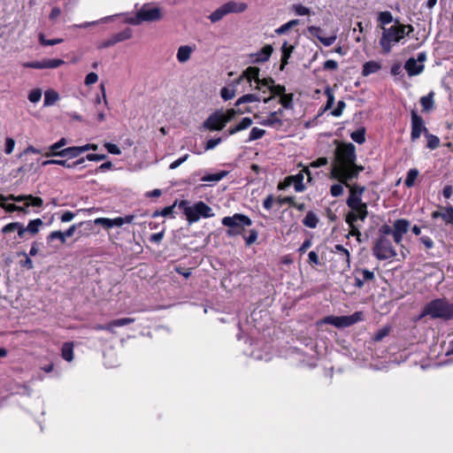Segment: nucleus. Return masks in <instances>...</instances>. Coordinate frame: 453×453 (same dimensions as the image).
Masks as SVG:
<instances>
[{"instance_id": "nucleus-60", "label": "nucleus", "mask_w": 453, "mask_h": 453, "mask_svg": "<svg viewBox=\"0 0 453 453\" xmlns=\"http://www.w3.org/2000/svg\"><path fill=\"white\" fill-rule=\"evenodd\" d=\"M66 144V140L65 138L60 139L58 142H55L50 146V150L52 151L53 155H56V153H58V151L60 148L65 146Z\"/></svg>"}, {"instance_id": "nucleus-57", "label": "nucleus", "mask_w": 453, "mask_h": 453, "mask_svg": "<svg viewBox=\"0 0 453 453\" xmlns=\"http://www.w3.org/2000/svg\"><path fill=\"white\" fill-rule=\"evenodd\" d=\"M357 273L362 275V279L365 281L372 280L374 279L373 272H371L367 269H360V270L357 271Z\"/></svg>"}, {"instance_id": "nucleus-2", "label": "nucleus", "mask_w": 453, "mask_h": 453, "mask_svg": "<svg viewBox=\"0 0 453 453\" xmlns=\"http://www.w3.org/2000/svg\"><path fill=\"white\" fill-rule=\"evenodd\" d=\"M347 205L349 211L346 214L345 221L349 225V235L357 236V240L361 235L359 221L364 222L368 215L367 204L362 200L348 197Z\"/></svg>"}, {"instance_id": "nucleus-1", "label": "nucleus", "mask_w": 453, "mask_h": 453, "mask_svg": "<svg viewBox=\"0 0 453 453\" xmlns=\"http://www.w3.org/2000/svg\"><path fill=\"white\" fill-rule=\"evenodd\" d=\"M330 177L344 184L358 176L364 167L356 164V148L352 143H338Z\"/></svg>"}, {"instance_id": "nucleus-31", "label": "nucleus", "mask_w": 453, "mask_h": 453, "mask_svg": "<svg viewBox=\"0 0 453 453\" xmlns=\"http://www.w3.org/2000/svg\"><path fill=\"white\" fill-rule=\"evenodd\" d=\"M81 162H82V159H79V160L72 161V162H70L69 160H55V159H50V160L43 161L42 163V165H47L58 164V165H64L65 167L71 168V167L76 166L77 165H80Z\"/></svg>"}, {"instance_id": "nucleus-17", "label": "nucleus", "mask_w": 453, "mask_h": 453, "mask_svg": "<svg viewBox=\"0 0 453 453\" xmlns=\"http://www.w3.org/2000/svg\"><path fill=\"white\" fill-rule=\"evenodd\" d=\"M15 231L17 232L18 236L20 239H23L25 237L26 233H27V230H26V226L20 222L9 223L1 229V232L4 234H8Z\"/></svg>"}, {"instance_id": "nucleus-27", "label": "nucleus", "mask_w": 453, "mask_h": 453, "mask_svg": "<svg viewBox=\"0 0 453 453\" xmlns=\"http://www.w3.org/2000/svg\"><path fill=\"white\" fill-rule=\"evenodd\" d=\"M134 321V319H132V318L118 319H114V320L109 322L104 326V328L109 330V331H113L114 327L124 326H127V325H129V324L133 323Z\"/></svg>"}, {"instance_id": "nucleus-38", "label": "nucleus", "mask_w": 453, "mask_h": 453, "mask_svg": "<svg viewBox=\"0 0 453 453\" xmlns=\"http://www.w3.org/2000/svg\"><path fill=\"white\" fill-rule=\"evenodd\" d=\"M318 222L319 219L317 215L312 211H309L303 220V225L310 228H315L318 225Z\"/></svg>"}, {"instance_id": "nucleus-49", "label": "nucleus", "mask_w": 453, "mask_h": 453, "mask_svg": "<svg viewBox=\"0 0 453 453\" xmlns=\"http://www.w3.org/2000/svg\"><path fill=\"white\" fill-rule=\"evenodd\" d=\"M43 62H44V69L57 68L65 64L64 60L58 59V58L43 59Z\"/></svg>"}, {"instance_id": "nucleus-12", "label": "nucleus", "mask_w": 453, "mask_h": 453, "mask_svg": "<svg viewBox=\"0 0 453 453\" xmlns=\"http://www.w3.org/2000/svg\"><path fill=\"white\" fill-rule=\"evenodd\" d=\"M99 90V94L96 95L95 98L93 99V102L96 110V119L99 122H102L105 119L104 111L107 106L105 86L104 83L100 84Z\"/></svg>"}, {"instance_id": "nucleus-28", "label": "nucleus", "mask_w": 453, "mask_h": 453, "mask_svg": "<svg viewBox=\"0 0 453 453\" xmlns=\"http://www.w3.org/2000/svg\"><path fill=\"white\" fill-rule=\"evenodd\" d=\"M381 68V65L376 61H368L363 65L362 74L368 76L372 73H377Z\"/></svg>"}, {"instance_id": "nucleus-25", "label": "nucleus", "mask_w": 453, "mask_h": 453, "mask_svg": "<svg viewBox=\"0 0 453 453\" xmlns=\"http://www.w3.org/2000/svg\"><path fill=\"white\" fill-rule=\"evenodd\" d=\"M83 150H85V146L70 147L59 151L58 153H56V156L68 157L69 158H73L79 156Z\"/></svg>"}, {"instance_id": "nucleus-56", "label": "nucleus", "mask_w": 453, "mask_h": 453, "mask_svg": "<svg viewBox=\"0 0 453 453\" xmlns=\"http://www.w3.org/2000/svg\"><path fill=\"white\" fill-rule=\"evenodd\" d=\"M42 97V91L39 88L33 89L28 94V99L31 103H37Z\"/></svg>"}, {"instance_id": "nucleus-35", "label": "nucleus", "mask_w": 453, "mask_h": 453, "mask_svg": "<svg viewBox=\"0 0 453 453\" xmlns=\"http://www.w3.org/2000/svg\"><path fill=\"white\" fill-rule=\"evenodd\" d=\"M420 104L422 105L423 111H428L434 108V92H430L427 96H422L420 98Z\"/></svg>"}, {"instance_id": "nucleus-54", "label": "nucleus", "mask_w": 453, "mask_h": 453, "mask_svg": "<svg viewBox=\"0 0 453 453\" xmlns=\"http://www.w3.org/2000/svg\"><path fill=\"white\" fill-rule=\"evenodd\" d=\"M343 182L336 183L331 186L330 193L333 196L337 197L343 193Z\"/></svg>"}, {"instance_id": "nucleus-16", "label": "nucleus", "mask_w": 453, "mask_h": 453, "mask_svg": "<svg viewBox=\"0 0 453 453\" xmlns=\"http://www.w3.org/2000/svg\"><path fill=\"white\" fill-rule=\"evenodd\" d=\"M334 252L338 257V261L342 262V271L349 270L350 268V255L349 250L342 245L336 244Z\"/></svg>"}, {"instance_id": "nucleus-15", "label": "nucleus", "mask_w": 453, "mask_h": 453, "mask_svg": "<svg viewBox=\"0 0 453 453\" xmlns=\"http://www.w3.org/2000/svg\"><path fill=\"white\" fill-rule=\"evenodd\" d=\"M427 134V128L425 126L423 119L417 114L415 111H411V138L412 141L418 140L421 134Z\"/></svg>"}, {"instance_id": "nucleus-44", "label": "nucleus", "mask_w": 453, "mask_h": 453, "mask_svg": "<svg viewBox=\"0 0 453 453\" xmlns=\"http://www.w3.org/2000/svg\"><path fill=\"white\" fill-rule=\"evenodd\" d=\"M279 103L282 105L284 109H292L293 108V95L292 94H284L280 97Z\"/></svg>"}, {"instance_id": "nucleus-13", "label": "nucleus", "mask_w": 453, "mask_h": 453, "mask_svg": "<svg viewBox=\"0 0 453 453\" xmlns=\"http://www.w3.org/2000/svg\"><path fill=\"white\" fill-rule=\"evenodd\" d=\"M138 12L139 17L142 18V21L154 22L163 18L162 10L157 6L145 4Z\"/></svg>"}, {"instance_id": "nucleus-51", "label": "nucleus", "mask_w": 453, "mask_h": 453, "mask_svg": "<svg viewBox=\"0 0 453 453\" xmlns=\"http://www.w3.org/2000/svg\"><path fill=\"white\" fill-rule=\"evenodd\" d=\"M426 138H427V147L430 150H434V149L439 147V145H440V139L436 135H434V134H426Z\"/></svg>"}, {"instance_id": "nucleus-55", "label": "nucleus", "mask_w": 453, "mask_h": 453, "mask_svg": "<svg viewBox=\"0 0 453 453\" xmlns=\"http://www.w3.org/2000/svg\"><path fill=\"white\" fill-rule=\"evenodd\" d=\"M39 41H40L41 44L45 45V46H51V45H55V44H58V43H60L63 42L62 39L47 40L42 34H41L39 35Z\"/></svg>"}, {"instance_id": "nucleus-8", "label": "nucleus", "mask_w": 453, "mask_h": 453, "mask_svg": "<svg viewBox=\"0 0 453 453\" xmlns=\"http://www.w3.org/2000/svg\"><path fill=\"white\" fill-rule=\"evenodd\" d=\"M373 254L380 260L391 259L396 256L391 242L383 236L377 241L373 248Z\"/></svg>"}, {"instance_id": "nucleus-53", "label": "nucleus", "mask_w": 453, "mask_h": 453, "mask_svg": "<svg viewBox=\"0 0 453 453\" xmlns=\"http://www.w3.org/2000/svg\"><path fill=\"white\" fill-rule=\"evenodd\" d=\"M293 11L298 16L310 15L311 10L302 4H294L292 6Z\"/></svg>"}, {"instance_id": "nucleus-39", "label": "nucleus", "mask_w": 453, "mask_h": 453, "mask_svg": "<svg viewBox=\"0 0 453 453\" xmlns=\"http://www.w3.org/2000/svg\"><path fill=\"white\" fill-rule=\"evenodd\" d=\"M273 53V47L271 45H265L257 54V62H265Z\"/></svg>"}, {"instance_id": "nucleus-64", "label": "nucleus", "mask_w": 453, "mask_h": 453, "mask_svg": "<svg viewBox=\"0 0 453 453\" xmlns=\"http://www.w3.org/2000/svg\"><path fill=\"white\" fill-rule=\"evenodd\" d=\"M221 138L219 137V138H214V139H210L209 141H207L206 142V145H205V149L207 150H212L214 149L217 145H219L220 142H221Z\"/></svg>"}, {"instance_id": "nucleus-42", "label": "nucleus", "mask_w": 453, "mask_h": 453, "mask_svg": "<svg viewBox=\"0 0 453 453\" xmlns=\"http://www.w3.org/2000/svg\"><path fill=\"white\" fill-rule=\"evenodd\" d=\"M418 176V171L415 168L410 169L407 173L406 179L404 180V184L411 188L414 186L415 180Z\"/></svg>"}, {"instance_id": "nucleus-11", "label": "nucleus", "mask_w": 453, "mask_h": 453, "mask_svg": "<svg viewBox=\"0 0 453 453\" xmlns=\"http://www.w3.org/2000/svg\"><path fill=\"white\" fill-rule=\"evenodd\" d=\"M9 201H12L15 203H21L22 201H27V206H34V207H41L43 204V200L41 197L34 196L32 195H19V196L10 195L8 196L0 195V203H7Z\"/></svg>"}, {"instance_id": "nucleus-59", "label": "nucleus", "mask_w": 453, "mask_h": 453, "mask_svg": "<svg viewBox=\"0 0 453 453\" xmlns=\"http://www.w3.org/2000/svg\"><path fill=\"white\" fill-rule=\"evenodd\" d=\"M104 147L106 148L108 152L111 154H113V155H120L121 154L120 149L116 144L106 142L104 144Z\"/></svg>"}, {"instance_id": "nucleus-33", "label": "nucleus", "mask_w": 453, "mask_h": 453, "mask_svg": "<svg viewBox=\"0 0 453 453\" xmlns=\"http://www.w3.org/2000/svg\"><path fill=\"white\" fill-rule=\"evenodd\" d=\"M410 226V222L406 219H397L393 225V231L404 234L407 233Z\"/></svg>"}, {"instance_id": "nucleus-7", "label": "nucleus", "mask_w": 453, "mask_h": 453, "mask_svg": "<svg viewBox=\"0 0 453 453\" xmlns=\"http://www.w3.org/2000/svg\"><path fill=\"white\" fill-rule=\"evenodd\" d=\"M251 223L252 222L250 218L239 213H235L232 217H225L222 219V224L229 227L226 232L228 236H234L241 234L242 230L245 226H250Z\"/></svg>"}, {"instance_id": "nucleus-10", "label": "nucleus", "mask_w": 453, "mask_h": 453, "mask_svg": "<svg viewBox=\"0 0 453 453\" xmlns=\"http://www.w3.org/2000/svg\"><path fill=\"white\" fill-rule=\"evenodd\" d=\"M362 317V312L357 311L349 316H328L323 319V322L336 327H347L360 321Z\"/></svg>"}, {"instance_id": "nucleus-5", "label": "nucleus", "mask_w": 453, "mask_h": 453, "mask_svg": "<svg viewBox=\"0 0 453 453\" xmlns=\"http://www.w3.org/2000/svg\"><path fill=\"white\" fill-rule=\"evenodd\" d=\"M179 207L182 209L189 224L198 221L200 218H211L214 216L212 209L202 201L190 205L188 201L182 200L180 202Z\"/></svg>"}, {"instance_id": "nucleus-37", "label": "nucleus", "mask_w": 453, "mask_h": 453, "mask_svg": "<svg viewBox=\"0 0 453 453\" xmlns=\"http://www.w3.org/2000/svg\"><path fill=\"white\" fill-rule=\"evenodd\" d=\"M134 219V215H127L126 217H118L115 219H111V228L113 226H121L124 224H130L133 222Z\"/></svg>"}, {"instance_id": "nucleus-40", "label": "nucleus", "mask_w": 453, "mask_h": 453, "mask_svg": "<svg viewBox=\"0 0 453 453\" xmlns=\"http://www.w3.org/2000/svg\"><path fill=\"white\" fill-rule=\"evenodd\" d=\"M73 346L71 342H65L62 347V357L65 360L71 362L73 357Z\"/></svg>"}, {"instance_id": "nucleus-47", "label": "nucleus", "mask_w": 453, "mask_h": 453, "mask_svg": "<svg viewBox=\"0 0 453 453\" xmlns=\"http://www.w3.org/2000/svg\"><path fill=\"white\" fill-rule=\"evenodd\" d=\"M175 205H176V202L173 205H171V206L165 207L160 211H155L153 213V217H158V216H162V217L171 216V217H173Z\"/></svg>"}, {"instance_id": "nucleus-30", "label": "nucleus", "mask_w": 453, "mask_h": 453, "mask_svg": "<svg viewBox=\"0 0 453 453\" xmlns=\"http://www.w3.org/2000/svg\"><path fill=\"white\" fill-rule=\"evenodd\" d=\"M133 36V31L131 28H125L123 31L113 35L111 44L128 40Z\"/></svg>"}, {"instance_id": "nucleus-46", "label": "nucleus", "mask_w": 453, "mask_h": 453, "mask_svg": "<svg viewBox=\"0 0 453 453\" xmlns=\"http://www.w3.org/2000/svg\"><path fill=\"white\" fill-rule=\"evenodd\" d=\"M350 137L351 139L359 143V144H362L365 142V129L364 128H360V129H357L356 131H354L353 133H351L350 134Z\"/></svg>"}, {"instance_id": "nucleus-3", "label": "nucleus", "mask_w": 453, "mask_h": 453, "mask_svg": "<svg viewBox=\"0 0 453 453\" xmlns=\"http://www.w3.org/2000/svg\"><path fill=\"white\" fill-rule=\"evenodd\" d=\"M413 31L411 25H402L395 22L390 27H382V35L380 39V44L384 52H390L393 45L399 42L405 35H409Z\"/></svg>"}, {"instance_id": "nucleus-6", "label": "nucleus", "mask_w": 453, "mask_h": 453, "mask_svg": "<svg viewBox=\"0 0 453 453\" xmlns=\"http://www.w3.org/2000/svg\"><path fill=\"white\" fill-rule=\"evenodd\" d=\"M245 111L250 112V110L236 111L234 109H229L226 112L216 111L212 113L203 123V127L211 131L221 130L226 124L233 119L236 114L243 113Z\"/></svg>"}, {"instance_id": "nucleus-34", "label": "nucleus", "mask_w": 453, "mask_h": 453, "mask_svg": "<svg viewBox=\"0 0 453 453\" xmlns=\"http://www.w3.org/2000/svg\"><path fill=\"white\" fill-rule=\"evenodd\" d=\"M59 99L58 92L49 89L44 93V106L53 105Z\"/></svg>"}, {"instance_id": "nucleus-24", "label": "nucleus", "mask_w": 453, "mask_h": 453, "mask_svg": "<svg viewBox=\"0 0 453 453\" xmlns=\"http://www.w3.org/2000/svg\"><path fill=\"white\" fill-rule=\"evenodd\" d=\"M228 13H241L247 10L248 5L242 2L230 1L224 4Z\"/></svg>"}, {"instance_id": "nucleus-50", "label": "nucleus", "mask_w": 453, "mask_h": 453, "mask_svg": "<svg viewBox=\"0 0 453 453\" xmlns=\"http://www.w3.org/2000/svg\"><path fill=\"white\" fill-rule=\"evenodd\" d=\"M265 134V130L258 128V127H253L250 133L249 136V142L255 141L257 139L262 138Z\"/></svg>"}, {"instance_id": "nucleus-36", "label": "nucleus", "mask_w": 453, "mask_h": 453, "mask_svg": "<svg viewBox=\"0 0 453 453\" xmlns=\"http://www.w3.org/2000/svg\"><path fill=\"white\" fill-rule=\"evenodd\" d=\"M344 185L349 188V197H352V198L357 199V200H362L361 196L365 191L364 187H360V186H357V185L351 186L349 184V181H347V184H344Z\"/></svg>"}, {"instance_id": "nucleus-61", "label": "nucleus", "mask_w": 453, "mask_h": 453, "mask_svg": "<svg viewBox=\"0 0 453 453\" xmlns=\"http://www.w3.org/2000/svg\"><path fill=\"white\" fill-rule=\"evenodd\" d=\"M14 147H15V141L11 137L6 138L5 149H4L5 153L7 155H10L13 151Z\"/></svg>"}, {"instance_id": "nucleus-45", "label": "nucleus", "mask_w": 453, "mask_h": 453, "mask_svg": "<svg viewBox=\"0 0 453 453\" xmlns=\"http://www.w3.org/2000/svg\"><path fill=\"white\" fill-rule=\"evenodd\" d=\"M378 20L380 23L382 28L393 21V16L389 12H381L379 13Z\"/></svg>"}, {"instance_id": "nucleus-14", "label": "nucleus", "mask_w": 453, "mask_h": 453, "mask_svg": "<svg viewBox=\"0 0 453 453\" xmlns=\"http://www.w3.org/2000/svg\"><path fill=\"white\" fill-rule=\"evenodd\" d=\"M304 174L307 175L308 181L311 180V173L308 168H304L297 174L288 176L286 180V186L293 185L296 192L304 190L305 187L303 184Z\"/></svg>"}, {"instance_id": "nucleus-18", "label": "nucleus", "mask_w": 453, "mask_h": 453, "mask_svg": "<svg viewBox=\"0 0 453 453\" xmlns=\"http://www.w3.org/2000/svg\"><path fill=\"white\" fill-rule=\"evenodd\" d=\"M196 46L195 45H181L178 48L177 53H176V58L177 61L180 64H185L187 63L190 58L192 53L195 51Z\"/></svg>"}, {"instance_id": "nucleus-32", "label": "nucleus", "mask_w": 453, "mask_h": 453, "mask_svg": "<svg viewBox=\"0 0 453 453\" xmlns=\"http://www.w3.org/2000/svg\"><path fill=\"white\" fill-rule=\"evenodd\" d=\"M226 14H228L225 4L219 7L213 12L211 13L209 19L211 22L215 23L222 19Z\"/></svg>"}, {"instance_id": "nucleus-22", "label": "nucleus", "mask_w": 453, "mask_h": 453, "mask_svg": "<svg viewBox=\"0 0 453 453\" xmlns=\"http://www.w3.org/2000/svg\"><path fill=\"white\" fill-rule=\"evenodd\" d=\"M404 68L410 76H413L418 75L423 72L424 65L418 64V61L414 58H409L404 65Z\"/></svg>"}, {"instance_id": "nucleus-26", "label": "nucleus", "mask_w": 453, "mask_h": 453, "mask_svg": "<svg viewBox=\"0 0 453 453\" xmlns=\"http://www.w3.org/2000/svg\"><path fill=\"white\" fill-rule=\"evenodd\" d=\"M294 50V46L288 44L287 42H285L281 46V66L280 69L282 70L284 66L288 64V60L290 58L292 52Z\"/></svg>"}, {"instance_id": "nucleus-41", "label": "nucleus", "mask_w": 453, "mask_h": 453, "mask_svg": "<svg viewBox=\"0 0 453 453\" xmlns=\"http://www.w3.org/2000/svg\"><path fill=\"white\" fill-rule=\"evenodd\" d=\"M441 219L445 223L453 225V207L451 205L441 207Z\"/></svg>"}, {"instance_id": "nucleus-20", "label": "nucleus", "mask_w": 453, "mask_h": 453, "mask_svg": "<svg viewBox=\"0 0 453 453\" xmlns=\"http://www.w3.org/2000/svg\"><path fill=\"white\" fill-rule=\"evenodd\" d=\"M308 31L309 33L312 35V36H315L319 39V41L325 46H330L332 45L335 40H336V35H334L332 36H329V37H324L321 35V33H322V29L319 27H314V26H311V27H308Z\"/></svg>"}, {"instance_id": "nucleus-43", "label": "nucleus", "mask_w": 453, "mask_h": 453, "mask_svg": "<svg viewBox=\"0 0 453 453\" xmlns=\"http://www.w3.org/2000/svg\"><path fill=\"white\" fill-rule=\"evenodd\" d=\"M226 175V172H220L212 174H206L202 177L201 180L205 182H218Z\"/></svg>"}, {"instance_id": "nucleus-29", "label": "nucleus", "mask_w": 453, "mask_h": 453, "mask_svg": "<svg viewBox=\"0 0 453 453\" xmlns=\"http://www.w3.org/2000/svg\"><path fill=\"white\" fill-rule=\"evenodd\" d=\"M44 225L43 221L41 219H32L28 222L26 226V230L32 235H35L39 233L41 227Z\"/></svg>"}, {"instance_id": "nucleus-4", "label": "nucleus", "mask_w": 453, "mask_h": 453, "mask_svg": "<svg viewBox=\"0 0 453 453\" xmlns=\"http://www.w3.org/2000/svg\"><path fill=\"white\" fill-rule=\"evenodd\" d=\"M429 316L431 319L449 320L453 319V303L446 299H434L423 309L419 318Z\"/></svg>"}, {"instance_id": "nucleus-48", "label": "nucleus", "mask_w": 453, "mask_h": 453, "mask_svg": "<svg viewBox=\"0 0 453 453\" xmlns=\"http://www.w3.org/2000/svg\"><path fill=\"white\" fill-rule=\"evenodd\" d=\"M55 240H58L61 243H65V237L64 233L62 231L51 232L48 235V237H47V242L49 243H50V242H52Z\"/></svg>"}, {"instance_id": "nucleus-52", "label": "nucleus", "mask_w": 453, "mask_h": 453, "mask_svg": "<svg viewBox=\"0 0 453 453\" xmlns=\"http://www.w3.org/2000/svg\"><path fill=\"white\" fill-rule=\"evenodd\" d=\"M220 95L224 100H230L235 96V89L234 88H223Z\"/></svg>"}, {"instance_id": "nucleus-23", "label": "nucleus", "mask_w": 453, "mask_h": 453, "mask_svg": "<svg viewBox=\"0 0 453 453\" xmlns=\"http://www.w3.org/2000/svg\"><path fill=\"white\" fill-rule=\"evenodd\" d=\"M259 124L265 127L280 128L283 122L280 118H277L275 113L271 112L266 118L262 119Z\"/></svg>"}, {"instance_id": "nucleus-63", "label": "nucleus", "mask_w": 453, "mask_h": 453, "mask_svg": "<svg viewBox=\"0 0 453 453\" xmlns=\"http://www.w3.org/2000/svg\"><path fill=\"white\" fill-rule=\"evenodd\" d=\"M388 333H389V328L383 327L376 333L373 339L375 341L379 342V341L382 340L386 335H388Z\"/></svg>"}, {"instance_id": "nucleus-19", "label": "nucleus", "mask_w": 453, "mask_h": 453, "mask_svg": "<svg viewBox=\"0 0 453 453\" xmlns=\"http://www.w3.org/2000/svg\"><path fill=\"white\" fill-rule=\"evenodd\" d=\"M259 84L266 86V89L268 92L272 93V97L273 98L275 96H280V97L285 94L286 88L284 86L276 85L274 81L272 78H268V80L258 81Z\"/></svg>"}, {"instance_id": "nucleus-62", "label": "nucleus", "mask_w": 453, "mask_h": 453, "mask_svg": "<svg viewBox=\"0 0 453 453\" xmlns=\"http://www.w3.org/2000/svg\"><path fill=\"white\" fill-rule=\"evenodd\" d=\"M0 206L7 212L17 211L19 209V205H16L15 203H9L8 202L0 203Z\"/></svg>"}, {"instance_id": "nucleus-21", "label": "nucleus", "mask_w": 453, "mask_h": 453, "mask_svg": "<svg viewBox=\"0 0 453 453\" xmlns=\"http://www.w3.org/2000/svg\"><path fill=\"white\" fill-rule=\"evenodd\" d=\"M272 99H273L272 96L262 97L261 96L257 95V94H247V95H244V96H241L240 98H238V100L235 103V105L239 106L242 104L254 103V102H259V101H263L265 104H267Z\"/></svg>"}, {"instance_id": "nucleus-58", "label": "nucleus", "mask_w": 453, "mask_h": 453, "mask_svg": "<svg viewBox=\"0 0 453 453\" xmlns=\"http://www.w3.org/2000/svg\"><path fill=\"white\" fill-rule=\"evenodd\" d=\"M251 125H252V119L250 118L246 117V118H243L241 120V122L238 125H236V127H237V130L242 131V130L247 129Z\"/></svg>"}, {"instance_id": "nucleus-9", "label": "nucleus", "mask_w": 453, "mask_h": 453, "mask_svg": "<svg viewBox=\"0 0 453 453\" xmlns=\"http://www.w3.org/2000/svg\"><path fill=\"white\" fill-rule=\"evenodd\" d=\"M243 80H247L250 83V86H252V81H255L257 84L255 89L262 91L263 94H265L268 90L266 89V86L259 84L258 81H265L266 79L259 78V68L255 66H250L242 73L239 76V78L234 81L235 84L241 83Z\"/></svg>"}]
</instances>
